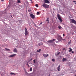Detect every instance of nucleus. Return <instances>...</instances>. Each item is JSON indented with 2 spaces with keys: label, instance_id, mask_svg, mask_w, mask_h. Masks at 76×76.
<instances>
[{
  "label": "nucleus",
  "instance_id": "nucleus-9",
  "mask_svg": "<svg viewBox=\"0 0 76 76\" xmlns=\"http://www.w3.org/2000/svg\"><path fill=\"white\" fill-rule=\"evenodd\" d=\"M16 54H13V55H11L10 56V57H15Z\"/></svg>",
  "mask_w": 76,
  "mask_h": 76
},
{
  "label": "nucleus",
  "instance_id": "nucleus-27",
  "mask_svg": "<svg viewBox=\"0 0 76 76\" xmlns=\"http://www.w3.org/2000/svg\"><path fill=\"white\" fill-rule=\"evenodd\" d=\"M34 63H35V59L34 60Z\"/></svg>",
  "mask_w": 76,
  "mask_h": 76
},
{
  "label": "nucleus",
  "instance_id": "nucleus-32",
  "mask_svg": "<svg viewBox=\"0 0 76 76\" xmlns=\"http://www.w3.org/2000/svg\"><path fill=\"white\" fill-rule=\"evenodd\" d=\"M63 37H64V34H63Z\"/></svg>",
  "mask_w": 76,
  "mask_h": 76
},
{
  "label": "nucleus",
  "instance_id": "nucleus-14",
  "mask_svg": "<svg viewBox=\"0 0 76 76\" xmlns=\"http://www.w3.org/2000/svg\"><path fill=\"white\" fill-rule=\"evenodd\" d=\"M46 21L48 22V23H49V18H48L47 20H46Z\"/></svg>",
  "mask_w": 76,
  "mask_h": 76
},
{
  "label": "nucleus",
  "instance_id": "nucleus-17",
  "mask_svg": "<svg viewBox=\"0 0 76 76\" xmlns=\"http://www.w3.org/2000/svg\"><path fill=\"white\" fill-rule=\"evenodd\" d=\"M17 3H20V0H17Z\"/></svg>",
  "mask_w": 76,
  "mask_h": 76
},
{
  "label": "nucleus",
  "instance_id": "nucleus-24",
  "mask_svg": "<svg viewBox=\"0 0 76 76\" xmlns=\"http://www.w3.org/2000/svg\"><path fill=\"white\" fill-rule=\"evenodd\" d=\"M30 70L31 72V71H32V67H31L30 69Z\"/></svg>",
  "mask_w": 76,
  "mask_h": 76
},
{
  "label": "nucleus",
  "instance_id": "nucleus-16",
  "mask_svg": "<svg viewBox=\"0 0 76 76\" xmlns=\"http://www.w3.org/2000/svg\"><path fill=\"white\" fill-rule=\"evenodd\" d=\"M69 49L70 50H69V52H71V51H72V49L71 48H69Z\"/></svg>",
  "mask_w": 76,
  "mask_h": 76
},
{
  "label": "nucleus",
  "instance_id": "nucleus-26",
  "mask_svg": "<svg viewBox=\"0 0 76 76\" xmlns=\"http://www.w3.org/2000/svg\"><path fill=\"white\" fill-rule=\"evenodd\" d=\"M39 12H37V15H39Z\"/></svg>",
  "mask_w": 76,
  "mask_h": 76
},
{
  "label": "nucleus",
  "instance_id": "nucleus-8",
  "mask_svg": "<svg viewBox=\"0 0 76 76\" xmlns=\"http://www.w3.org/2000/svg\"><path fill=\"white\" fill-rule=\"evenodd\" d=\"M43 55L44 57H45V58H46V57H48L49 55L48 54H47V55L45 54H43Z\"/></svg>",
  "mask_w": 76,
  "mask_h": 76
},
{
  "label": "nucleus",
  "instance_id": "nucleus-28",
  "mask_svg": "<svg viewBox=\"0 0 76 76\" xmlns=\"http://www.w3.org/2000/svg\"><path fill=\"white\" fill-rule=\"evenodd\" d=\"M28 12H31V10H28Z\"/></svg>",
  "mask_w": 76,
  "mask_h": 76
},
{
  "label": "nucleus",
  "instance_id": "nucleus-41",
  "mask_svg": "<svg viewBox=\"0 0 76 76\" xmlns=\"http://www.w3.org/2000/svg\"><path fill=\"white\" fill-rule=\"evenodd\" d=\"M28 64H27V66H28Z\"/></svg>",
  "mask_w": 76,
  "mask_h": 76
},
{
  "label": "nucleus",
  "instance_id": "nucleus-22",
  "mask_svg": "<svg viewBox=\"0 0 76 76\" xmlns=\"http://www.w3.org/2000/svg\"><path fill=\"white\" fill-rule=\"evenodd\" d=\"M5 50H7V51H10V49H9L5 48Z\"/></svg>",
  "mask_w": 76,
  "mask_h": 76
},
{
  "label": "nucleus",
  "instance_id": "nucleus-34",
  "mask_svg": "<svg viewBox=\"0 0 76 76\" xmlns=\"http://www.w3.org/2000/svg\"><path fill=\"white\" fill-rule=\"evenodd\" d=\"M31 60H32V59L31 58V60H30V61H31Z\"/></svg>",
  "mask_w": 76,
  "mask_h": 76
},
{
  "label": "nucleus",
  "instance_id": "nucleus-33",
  "mask_svg": "<svg viewBox=\"0 0 76 76\" xmlns=\"http://www.w3.org/2000/svg\"><path fill=\"white\" fill-rule=\"evenodd\" d=\"M73 2L74 3H76V1H73Z\"/></svg>",
  "mask_w": 76,
  "mask_h": 76
},
{
  "label": "nucleus",
  "instance_id": "nucleus-42",
  "mask_svg": "<svg viewBox=\"0 0 76 76\" xmlns=\"http://www.w3.org/2000/svg\"><path fill=\"white\" fill-rule=\"evenodd\" d=\"M49 76H50V74H49Z\"/></svg>",
  "mask_w": 76,
  "mask_h": 76
},
{
  "label": "nucleus",
  "instance_id": "nucleus-5",
  "mask_svg": "<svg viewBox=\"0 0 76 76\" xmlns=\"http://www.w3.org/2000/svg\"><path fill=\"white\" fill-rule=\"evenodd\" d=\"M54 41H56V39H53V40H50L47 42H48L49 44H51L52 42H53Z\"/></svg>",
  "mask_w": 76,
  "mask_h": 76
},
{
  "label": "nucleus",
  "instance_id": "nucleus-2",
  "mask_svg": "<svg viewBox=\"0 0 76 76\" xmlns=\"http://www.w3.org/2000/svg\"><path fill=\"white\" fill-rule=\"evenodd\" d=\"M42 6L45 8H48L49 7V5H47L45 4H44L42 5Z\"/></svg>",
  "mask_w": 76,
  "mask_h": 76
},
{
  "label": "nucleus",
  "instance_id": "nucleus-40",
  "mask_svg": "<svg viewBox=\"0 0 76 76\" xmlns=\"http://www.w3.org/2000/svg\"><path fill=\"white\" fill-rule=\"evenodd\" d=\"M28 67H29V65H28Z\"/></svg>",
  "mask_w": 76,
  "mask_h": 76
},
{
  "label": "nucleus",
  "instance_id": "nucleus-31",
  "mask_svg": "<svg viewBox=\"0 0 76 76\" xmlns=\"http://www.w3.org/2000/svg\"><path fill=\"white\" fill-rule=\"evenodd\" d=\"M72 54H73V53H74V52L73 51H72Z\"/></svg>",
  "mask_w": 76,
  "mask_h": 76
},
{
  "label": "nucleus",
  "instance_id": "nucleus-6",
  "mask_svg": "<svg viewBox=\"0 0 76 76\" xmlns=\"http://www.w3.org/2000/svg\"><path fill=\"white\" fill-rule=\"evenodd\" d=\"M63 39H62V37L60 36L58 38V40L59 42H60V41H61V40H63Z\"/></svg>",
  "mask_w": 76,
  "mask_h": 76
},
{
  "label": "nucleus",
  "instance_id": "nucleus-1",
  "mask_svg": "<svg viewBox=\"0 0 76 76\" xmlns=\"http://www.w3.org/2000/svg\"><path fill=\"white\" fill-rule=\"evenodd\" d=\"M57 16L58 19L61 22H63V20H62V19H61V18L60 17V15L59 14L57 15Z\"/></svg>",
  "mask_w": 76,
  "mask_h": 76
},
{
  "label": "nucleus",
  "instance_id": "nucleus-3",
  "mask_svg": "<svg viewBox=\"0 0 76 76\" xmlns=\"http://www.w3.org/2000/svg\"><path fill=\"white\" fill-rule=\"evenodd\" d=\"M70 20L72 23H74V24L76 25V21L74 20V19H71Z\"/></svg>",
  "mask_w": 76,
  "mask_h": 76
},
{
  "label": "nucleus",
  "instance_id": "nucleus-25",
  "mask_svg": "<svg viewBox=\"0 0 76 76\" xmlns=\"http://www.w3.org/2000/svg\"><path fill=\"white\" fill-rule=\"evenodd\" d=\"M52 61H55V59H54V58H53L52 59Z\"/></svg>",
  "mask_w": 76,
  "mask_h": 76
},
{
  "label": "nucleus",
  "instance_id": "nucleus-36",
  "mask_svg": "<svg viewBox=\"0 0 76 76\" xmlns=\"http://www.w3.org/2000/svg\"><path fill=\"white\" fill-rule=\"evenodd\" d=\"M42 22H41L40 23V25H41V24H42Z\"/></svg>",
  "mask_w": 76,
  "mask_h": 76
},
{
  "label": "nucleus",
  "instance_id": "nucleus-35",
  "mask_svg": "<svg viewBox=\"0 0 76 76\" xmlns=\"http://www.w3.org/2000/svg\"><path fill=\"white\" fill-rule=\"evenodd\" d=\"M2 1H4V0H1Z\"/></svg>",
  "mask_w": 76,
  "mask_h": 76
},
{
  "label": "nucleus",
  "instance_id": "nucleus-39",
  "mask_svg": "<svg viewBox=\"0 0 76 76\" xmlns=\"http://www.w3.org/2000/svg\"><path fill=\"white\" fill-rule=\"evenodd\" d=\"M31 1H32V0H30Z\"/></svg>",
  "mask_w": 76,
  "mask_h": 76
},
{
  "label": "nucleus",
  "instance_id": "nucleus-18",
  "mask_svg": "<svg viewBox=\"0 0 76 76\" xmlns=\"http://www.w3.org/2000/svg\"><path fill=\"white\" fill-rule=\"evenodd\" d=\"M41 49H39V50H37V52H38L39 53L40 51H41Z\"/></svg>",
  "mask_w": 76,
  "mask_h": 76
},
{
  "label": "nucleus",
  "instance_id": "nucleus-37",
  "mask_svg": "<svg viewBox=\"0 0 76 76\" xmlns=\"http://www.w3.org/2000/svg\"><path fill=\"white\" fill-rule=\"evenodd\" d=\"M12 16H15V15H13Z\"/></svg>",
  "mask_w": 76,
  "mask_h": 76
},
{
  "label": "nucleus",
  "instance_id": "nucleus-30",
  "mask_svg": "<svg viewBox=\"0 0 76 76\" xmlns=\"http://www.w3.org/2000/svg\"><path fill=\"white\" fill-rule=\"evenodd\" d=\"M56 43H58V41H56Z\"/></svg>",
  "mask_w": 76,
  "mask_h": 76
},
{
  "label": "nucleus",
  "instance_id": "nucleus-13",
  "mask_svg": "<svg viewBox=\"0 0 76 76\" xmlns=\"http://www.w3.org/2000/svg\"><path fill=\"white\" fill-rule=\"evenodd\" d=\"M42 45H43V43H42V42H40V43H39V46Z\"/></svg>",
  "mask_w": 76,
  "mask_h": 76
},
{
  "label": "nucleus",
  "instance_id": "nucleus-10",
  "mask_svg": "<svg viewBox=\"0 0 76 76\" xmlns=\"http://www.w3.org/2000/svg\"><path fill=\"white\" fill-rule=\"evenodd\" d=\"M45 3H50V1L48 0H44Z\"/></svg>",
  "mask_w": 76,
  "mask_h": 76
},
{
  "label": "nucleus",
  "instance_id": "nucleus-23",
  "mask_svg": "<svg viewBox=\"0 0 76 76\" xmlns=\"http://www.w3.org/2000/svg\"><path fill=\"white\" fill-rule=\"evenodd\" d=\"M71 40H70V42H68V44H71Z\"/></svg>",
  "mask_w": 76,
  "mask_h": 76
},
{
  "label": "nucleus",
  "instance_id": "nucleus-43",
  "mask_svg": "<svg viewBox=\"0 0 76 76\" xmlns=\"http://www.w3.org/2000/svg\"><path fill=\"white\" fill-rule=\"evenodd\" d=\"M60 57H61V56H60Z\"/></svg>",
  "mask_w": 76,
  "mask_h": 76
},
{
  "label": "nucleus",
  "instance_id": "nucleus-29",
  "mask_svg": "<svg viewBox=\"0 0 76 76\" xmlns=\"http://www.w3.org/2000/svg\"><path fill=\"white\" fill-rule=\"evenodd\" d=\"M60 52H59L57 54V55H59V54H60Z\"/></svg>",
  "mask_w": 76,
  "mask_h": 76
},
{
  "label": "nucleus",
  "instance_id": "nucleus-21",
  "mask_svg": "<svg viewBox=\"0 0 76 76\" xmlns=\"http://www.w3.org/2000/svg\"><path fill=\"white\" fill-rule=\"evenodd\" d=\"M10 75H15V73H12L11 72L10 73Z\"/></svg>",
  "mask_w": 76,
  "mask_h": 76
},
{
  "label": "nucleus",
  "instance_id": "nucleus-11",
  "mask_svg": "<svg viewBox=\"0 0 76 76\" xmlns=\"http://www.w3.org/2000/svg\"><path fill=\"white\" fill-rule=\"evenodd\" d=\"M60 65H59L58 66V67L57 68V69L59 72H60Z\"/></svg>",
  "mask_w": 76,
  "mask_h": 76
},
{
  "label": "nucleus",
  "instance_id": "nucleus-38",
  "mask_svg": "<svg viewBox=\"0 0 76 76\" xmlns=\"http://www.w3.org/2000/svg\"><path fill=\"white\" fill-rule=\"evenodd\" d=\"M11 17L12 18V15H11Z\"/></svg>",
  "mask_w": 76,
  "mask_h": 76
},
{
  "label": "nucleus",
  "instance_id": "nucleus-19",
  "mask_svg": "<svg viewBox=\"0 0 76 76\" xmlns=\"http://www.w3.org/2000/svg\"><path fill=\"white\" fill-rule=\"evenodd\" d=\"M35 6L36 7H39L38 5L37 4H36Z\"/></svg>",
  "mask_w": 76,
  "mask_h": 76
},
{
  "label": "nucleus",
  "instance_id": "nucleus-4",
  "mask_svg": "<svg viewBox=\"0 0 76 76\" xmlns=\"http://www.w3.org/2000/svg\"><path fill=\"white\" fill-rule=\"evenodd\" d=\"M25 35L26 36V35H28V30H27V29L26 27L25 28Z\"/></svg>",
  "mask_w": 76,
  "mask_h": 76
},
{
  "label": "nucleus",
  "instance_id": "nucleus-7",
  "mask_svg": "<svg viewBox=\"0 0 76 76\" xmlns=\"http://www.w3.org/2000/svg\"><path fill=\"white\" fill-rule=\"evenodd\" d=\"M30 16L31 17V18L32 19H34V18H35V15H34L33 14H31L30 15Z\"/></svg>",
  "mask_w": 76,
  "mask_h": 76
},
{
  "label": "nucleus",
  "instance_id": "nucleus-20",
  "mask_svg": "<svg viewBox=\"0 0 76 76\" xmlns=\"http://www.w3.org/2000/svg\"><path fill=\"white\" fill-rule=\"evenodd\" d=\"M58 28H59V29H61L62 28V27H61V26H58Z\"/></svg>",
  "mask_w": 76,
  "mask_h": 76
},
{
  "label": "nucleus",
  "instance_id": "nucleus-15",
  "mask_svg": "<svg viewBox=\"0 0 76 76\" xmlns=\"http://www.w3.org/2000/svg\"><path fill=\"white\" fill-rule=\"evenodd\" d=\"M66 60H67V59L64 58H63L62 59L63 61H66Z\"/></svg>",
  "mask_w": 76,
  "mask_h": 76
},
{
  "label": "nucleus",
  "instance_id": "nucleus-12",
  "mask_svg": "<svg viewBox=\"0 0 76 76\" xmlns=\"http://www.w3.org/2000/svg\"><path fill=\"white\" fill-rule=\"evenodd\" d=\"M13 51L14 52V53H16V52H17V50L16 48H15L13 50Z\"/></svg>",
  "mask_w": 76,
  "mask_h": 76
}]
</instances>
